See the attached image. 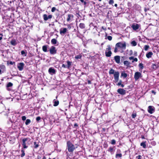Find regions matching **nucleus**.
<instances>
[{"label":"nucleus","mask_w":159,"mask_h":159,"mask_svg":"<svg viewBox=\"0 0 159 159\" xmlns=\"http://www.w3.org/2000/svg\"><path fill=\"white\" fill-rule=\"evenodd\" d=\"M66 147L69 152H73L74 150L75 149L74 145L70 141H67L66 143Z\"/></svg>","instance_id":"1"},{"label":"nucleus","mask_w":159,"mask_h":159,"mask_svg":"<svg viewBox=\"0 0 159 159\" xmlns=\"http://www.w3.org/2000/svg\"><path fill=\"white\" fill-rule=\"evenodd\" d=\"M107 48L105 51V56L107 57H110L112 54V52L111 51V48L110 45H108L107 46Z\"/></svg>","instance_id":"2"},{"label":"nucleus","mask_w":159,"mask_h":159,"mask_svg":"<svg viewBox=\"0 0 159 159\" xmlns=\"http://www.w3.org/2000/svg\"><path fill=\"white\" fill-rule=\"evenodd\" d=\"M116 46L125 49L126 46V43L125 42L118 43L116 44Z\"/></svg>","instance_id":"3"},{"label":"nucleus","mask_w":159,"mask_h":159,"mask_svg":"<svg viewBox=\"0 0 159 159\" xmlns=\"http://www.w3.org/2000/svg\"><path fill=\"white\" fill-rule=\"evenodd\" d=\"M148 111L149 113L152 114L155 111V107L153 106H149L148 107Z\"/></svg>","instance_id":"4"},{"label":"nucleus","mask_w":159,"mask_h":159,"mask_svg":"<svg viewBox=\"0 0 159 159\" xmlns=\"http://www.w3.org/2000/svg\"><path fill=\"white\" fill-rule=\"evenodd\" d=\"M120 73L118 71H115L114 74V77L116 82H117L119 79Z\"/></svg>","instance_id":"5"},{"label":"nucleus","mask_w":159,"mask_h":159,"mask_svg":"<svg viewBox=\"0 0 159 159\" xmlns=\"http://www.w3.org/2000/svg\"><path fill=\"white\" fill-rule=\"evenodd\" d=\"M49 51L51 54H55L57 53V50H56V48L53 46L51 47Z\"/></svg>","instance_id":"6"},{"label":"nucleus","mask_w":159,"mask_h":159,"mask_svg":"<svg viewBox=\"0 0 159 159\" xmlns=\"http://www.w3.org/2000/svg\"><path fill=\"white\" fill-rule=\"evenodd\" d=\"M140 26V25L138 24L134 23L131 26L133 30H138Z\"/></svg>","instance_id":"7"},{"label":"nucleus","mask_w":159,"mask_h":159,"mask_svg":"<svg viewBox=\"0 0 159 159\" xmlns=\"http://www.w3.org/2000/svg\"><path fill=\"white\" fill-rule=\"evenodd\" d=\"M141 76V74L139 72H136L134 75V78L136 80H137Z\"/></svg>","instance_id":"8"},{"label":"nucleus","mask_w":159,"mask_h":159,"mask_svg":"<svg viewBox=\"0 0 159 159\" xmlns=\"http://www.w3.org/2000/svg\"><path fill=\"white\" fill-rule=\"evenodd\" d=\"M24 66V63L22 62H20L18 64L17 67L20 71H21L23 70Z\"/></svg>","instance_id":"9"},{"label":"nucleus","mask_w":159,"mask_h":159,"mask_svg":"<svg viewBox=\"0 0 159 159\" xmlns=\"http://www.w3.org/2000/svg\"><path fill=\"white\" fill-rule=\"evenodd\" d=\"M117 92L118 93L122 95H125L126 93L125 90L122 89H118Z\"/></svg>","instance_id":"10"},{"label":"nucleus","mask_w":159,"mask_h":159,"mask_svg":"<svg viewBox=\"0 0 159 159\" xmlns=\"http://www.w3.org/2000/svg\"><path fill=\"white\" fill-rule=\"evenodd\" d=\"M28 139L29 138H25L23 139H22V145L24 148H27V146L26 145L25 142L28 140Z\"/></svg>","instance_id":"11"},{"label":"nucleus","mask_w":159,"mask_h":159,"mask_svg":"<svg viewBox=\"0 0 159 159\" xmlns=\"http://www.w3.org/2000/svg\"><path fill=\"white\" fill-rule=\"evenodd\" d=\"M6 70L5 66L3 65H0V74L3 73Z\"/></svg>","instance_id":"12"},{"label":"nucleus","mask_w":159,"mask_h":159,"mask_svg":"<svg viewBox=\"0 0 159 159\" xmlns=\"http://www.w3.org/2000/svg\"><path fill=\"white\" fill-rule=\"evenodd\" d=\"M48 71L49 73L51 75L55 74L56 73V70L52 67L50 68Z\"/></svg>","instance_id":"13"},{"label":"nucleus","mask_w":159,"mask_h":159,"mask_svg":"<svg viewBox=\"0 0 159 159\" xmlns=\"http://www.w3.org/2000/svg\"><path fill=\"white\" fill-rule=\"evenodd\" d=\"M52 17V15H50L48 16L46 14L43 15V19L44 20H47L48 19H51Z\"/></svg>","instance_id":"14"},{"label":"nucleus","mask_w":159,"mask_h":159,"mask_svg":"<svg viewBox=\"0 0 159 159\" xmlns=\"http://www.w3.org/2000/svg\"><path fill=\"white\" fill-rule=\"evenodd\" d=\"M114 60L116 62L119 64L120 63V57L119 56H116L114 57Z\"/></svg>","instance_id":"15"},{"label":"nucleus","mask_w":159,"mask_h":159,"mask_svg":"<svg viewBox=\"0 0 159 159\" xmlns=\"http://www.w3.org/2000/svg\"><path fill=\"white\" fill-rule=\"evenodd\" d=\"M67 31V29L66 28H61L60 30V33L61 34H65Z\"/></svg>","instance_id":"16"},{"label":"nucleus","mask_w":159,"mask_h":159,"mask_svg":"<svg viewBox=\"0 0 159 159\" xmlns=\"http://www.w3.org/2000/svg\"><path fill=\"white\" fill-rule=\"evenodd\" d=\"M53 106L55 107L57 106L59 104V102L58 100L56 99H54L53 101Z\"/></svg>","instance_id":"17"},{"label":"nucleus","mask_w":159,"mask_h":159,"mask_svg":"<svg viewBox=\"0 0 159 159\" xmlns=\"http://www.w3.org/2000/svg\"><path fill=\"white\" fill-rule=\"evenodd\" d=\"M73 17V15L72 14H69L68 15V17L66 19L67 21H70L71 18Z\"/></svg>","instance_id":"18"},{"label":"nucleus","mask_w":159,"mask_h":159,"mask_svg":"<svg viewBox=\"0 0 159 159\" xmlns=\"http://www.w3.org/2000/svg\"><path fill=\"white\" fill-rule=\"evenodd\" d=\"M11 44L13 46H15L17 44L16 41L15 39H12L11 41Z\"/></svg>","instance_id":"19"},{"label":"nucleus","mask_w":159,"mask_h":159,"mask_svg":"<svg viewBox=\"0 0 159 159\" xmlns=\"http://www.w3.org/2000/svg\"><path fill=\"white\" fill-rule=\"evenodd\" d=\"M152 55L153 53L152 52H149L146 54V56L148 58H150Z\"/></svg>","instance_id":"20"},{"label":"nucleus","mask_w":159,"mask_h":159,"mask_svg":"<svg viewBox=\"0 0 159 159\" xmlns=\"http://www.w3.org/2000/svg\"><path fill=\"white\" fill-rule=\"evenodd\" d=\"M121 77H123L124 78H125L127 77V75L124 71H122L121 73Z\"/></svg>","instance_id":"21"},{"label":"nucleus","mask_w":159,"mask_h":159,"mask_svg":"<svg viewBox=\"0 0 159 159\" xmlns=\"http://www.w3.org/2000/svg\"><path fill=\"white\" fill-rule=\"evenodd\" d=\"M48 46H47V45H45L43 46L42 49H43V51H44V52H47V48Z\"/></svg>","instance_id":"22"},{"label":"nucleus","mask_w":159,"mask_h":159,"mask_svg":"<svg viewBox=\"0 0 159 159\" xmlns=\"http://www.w3.org/2000/svg\"><path fill=\"white\" fill-rule=\"evenodd\" d=\"M115 73V70L112 69H111L110 70L109 73L110 75L111 74H114Z\"/></svg>","instance_id":"23"},{"label":"nucleus","mask_w":159,"mask_h":159,"mask_svg":"<svg viewBox=\"0 0 159 159\" xmlns=\"http://www.w3.org/2000/svg\"><path fill=\"white\" fill-rule=\"evenodd\" d=\"M80 27L82 29H83L85 28V25L84 24L81 23L79 25Z\"/></svg>","instance_id":"24"},{"label":"nucleus","mask_w":159,"mask_h":159,"mask_svg":"<svg viewBox=\"0 0 159 159\" xmlns=\"http://www.w3.org/2000/svg\"><path fill=\"white\" fill-rule=\"evenodd\" d=\"M51 42L52 44H55L57 43V40L55 39H52Z\"/></svg>","instance_id":"25"},{"label":"nucleus","mask_w":159,"mask_h":159,"mask_svg":"<svg viewBox=\"0 0 159 159\" xmlns=\"http://www.w3.org/2000/svg\"><path fill=\"white\" fill-rule=\"evenodd\" d=\"M130 64V63L127 61H124V65L126 66H129Z\"/></svg>","instance_id":"26"},{"label":"nucleus","mask_w":159,"mask_h":159,"mask_svg":"<svg viewBox=\"0 0 159 159\" xmlns=\"http://www.w3.org/2000/svg\"><path fill=\"white\" fill-rule=\"evenodd\" d=\"M66 62L67 64V68L69 69L71 66L72 62L69 61H67Z\"/></svg>","instance_id":"27"},{"label":"nucleus","mask_w":159,"mask_h":159,"mask_svg":"<svg viewBox=\"0 0 159 159\" xmlns=\"http://www.w3.org/2000/svg\"><path fill=\"white\" fill-rule=\"evenodd\" d=\"M21 54L24 56H26L27 55L26 51L22 50L21 52Z\"/></svg>","instance_id":"28"},{"label":"nucleus","mask_w":159,"mask_h":159,"mask_svg":"<svg viewBox=\"0 0 159 159\" xmlns=\"http://www.w3.org/2000/svg\"><path fill=\"white\" fill-rule=\"evenodd\" d=\"M152 68L153 69H156L158 68V66L155 64H152Z\"/></svg>","instance_id":"29"},{"label":"nucleus","mask_w":159,"mask_h":159,"mask_svg":"<svg viewBox=\"0 0 159 159\" xmlns=\"http://www.w3.org/2000/svg\"><path fill=\"white\" fill-rule=\"evenodd\" d=\"M31 122V120L30 119H27L26 120L25 124L26 125H28Z\"/></svg>","instance_id":"30"},{"label":"nucleus","mask_w":159,"mask_h":159,"mask_svg":"<svg viewBox=\"0 0 159 159\" xmlns=\"http://www.w3.org/2000/svg\"><path fill=\"white\" fill-rule=\"evenodd\" d=\"M131 44L133 46H136L137 45V43L135 41H133L131 42Z\"/></svg>","instance_id":"31"},{"label":"nucleus","mask_w":159,"mask_h":159,"mask_svg":"<svg viewBox=\"0 0 159 159\" xmlns=\"http://www.w3.org/2000/svg\"><path fill=\"white\" fill-rule=\"evenodd\" d=\"M140 145L141 146H143V147L144 148H146V145L145 142H143L141 143H140Z\"/></svg>","instance_id":"32"},{"label":"nucleus","mask_w":159,"mask_h":159,"mask_svg":"<svg viewBox=\"0 0 159 159\" xmlns=\"http://www.w3.org/2000/svg\"><path fill=\"white\" fill-rule=\"evenodd\" d=\"M13 86V84L11 82H9L7 84V88L11 87Z\"/></svg>","instance_id":"33"},{"label":"nucleus","mask_w":159,"mask_h":159,"mask_svg":"<svg viewBox=\"0 0 159 159\" xmlns=\"http://www.w3.org/2000/svg\"><path fill=\"white\" fill-rule=\"evenodd\" d=\"M149 46L148 45H145L144 46V49L145 50L147 51L148 49L149 48Z\"/></svg>","instance_id":"34"},{"label":"nucleus","mask_w":159,"mask_h":159,"mask_svg":"<svg viewBox=\"0 0 159 159\" xmlns=\"http://www.w3.org/2000/svg\"><path fill=\"white\" fill-rule=\"evenodd\" d=\"M15 62L12 61H10L9 62V61H7V64L8 65H9V64L10 65H13L14 64H15Z\"/></svg>","instance_id":"35"},{"label":"nucleus","mask_w":159,"mask_h":159,"mask_svg":"<svg viewBox=\"0 0 159 159\" xmlns=\"http://www.w3.org/2000/svg\"><path fill=\"white\" fill-rule=\"evenodd\" d=\"M139 67L140 69H143L144 68L143 64L142 63H139Z\"/></svg>","instance_id":"36"},{"label":"nucleus","mask_w":159,"mask_h":159,"mask_svg":"<svg viewBox=\"0 0 159 159\" xmlns=\"http://www.w3.org/2000/svg\"><path fill=\"white\" fill-rule=\"evenodd\" d=\"M116 158L118 157H122V154H116Z\"/></svg>","instance_id":"37"},{"label":"nucleus","mask_w":159,"mask_h":159,"mask_svg":"<svg viewBox=\"0 0 159 159\" xmlns=\"http://www.w3.org/2000/svg\"><path fill=\"white\" fill-rule=\"evenodd\" d=\"M137 116L136 113L135 112H133L132 115V117L133 118H134Z\"/></svg>","instance_id":"38"},{"label":"nucleus","mask_w":159,"mask_h":159,"mask_svg":"<svg viewBox=\"0 0 159 159\" xmlns=\"http://www.w3.org/2000/svg\"><path fill=\"white\" fill-rule=\"evenodd\" d=\"M81 56L80 55H77L75 56V58L76 59H80L81 57Z\"/></svg>","instance_id":"39"},{"label":"nucleus","mask_w":159,"mask_h":159,"mask_svg":"<svg viewBox=\"0 0 159 159\" xmlns=\"http://www.w3.org/2000/svg\"><path fill=\"white\" fill-rule=\"evenodd\" d=\"M34 147L35 148H37L39 147V145L37 144L36 142H34Z\"/></svg>","instance_id":"40"},{"label":"nucleus","mask_w":159,"mask_h":159,"mask_svg":"<svg viewBox=\"0 0 159 159\" xmlns=\"http://www.w3.org/2000/svg\"><path fill=\"white\" fill-rule=\"evenodd\" d=\"M116 141L114 139H112L111 141V144L113 145H114L116 144Z\"/></svg>","instance_id":"41"},{"label":"nucleus","mask_w":159,"mask_h":159,"mask_svg":"<svg viewBox=\"0 0 159 159\" xmlns=\"http://www.w3.org/2000/svg\"><path fill=\"white\" fill-rule=\"evenodd\" d=\"M114 2L113 0H110L109 2V4H112Z\"/></svg>","instance_id":"42"},{"label":"nucleus","mask_w":159,"mask_h":159,"mask_svg":"<svg viewBox=\"0 0 159 159\" xmlns=\"http://www.w3.org/2000/svg\"><path fill=\"white\" fill-rule=\"evenodd\" d=\"M21 152H22V154L21 155V157H23L25 155V153L24 152V151L23 150H21Z\"/></svg>","instance_id":"43"},{"label":"nucleus","mask_w":159,"mask_h":159,"mask_svg":"<svg viewBox=\"0 0 159 159\" xmlns=\"http://www.w3.org/2000/svg\"><path fill=\"white\" fill-rule=\"evenodd\" d=\"M113 150V148L111 147H110L108 149V151L111 152H112Z\"/></svg>","instance_id":"44"},{"label":"nucleus","mask_w":159,"mask_h":159,"mask_svg":"<svg viewBox=\"0 0 159 159\" xmlns=\"http://www.w3.org/2000/svg\"><path fill=\"white\" fill-rule=\"evenodd\" d=\"M41 119V117L40 116H38L36 118V120L37 121L39 122Z\"/></svg>","instance_id":"45"},{"label":"nucleus","mask_w":159,"mask_h":159,"mask_svg":"<svg viewBox=\"0 0 159 159\" xmlns=\"http://www.w3.org/2000/svg\"><path fill=\"white\" fill-rule=\"evenodd\" d=\"M56 10V8L55 7H52L51 9V11L52 12H54Z\"/></svg>","instance_id":"46"},{"label":"nucleus","mask_w":159,"mask_h":159,"mask_svg":"<svg viewBox=\"0 0 159 159\" xmlns=\"http://www.w3.org/2000/svg\"><path fill=\"white\" fill-rule=\"evenodd\" d=\"M107 39L110 41H111L112 39V37L111 36H107Z\"/></svg>","instance_id":"47"},{"label":"nucleus","mask_w":159,"mask_h":159,"mask_svg":"<svg viewBox=\"0 0 159 159\" xmlns=\"http://www.w3.org/2000/svg\"><path fill=\"white\" fill-rule=\"evenodd\" d=\"M138 59L137 58H134V59L132 61V62L133 63L134 61L137 62L138 61Z\"/></svg>","instance_id":"48"},{"label":"nucleus","mask_w":159,"mask_h":159,"mask_svg":"<svg viewBox=\"0 0 159 159\" xmlns=\"http://www.w3.org/2000/svg\"><path fill=\"white\" fill-rule=\"evenodd\" d=\"M122 82L121 80H120L119 82L118 83L117 85L118 86L121 85V82Z\"/></svg>","instance_id":"49"},{"label":"nucleus","mask_w":159,"mask_h":159,"mask_svg":"<svg viewBox=\"0 0 159 159\" xmlns=\"http://www.w3.org/2000/svg\"><path fill=\"white\" fill-rule=\"evenodd\" d=\"M26 119V117L25 116H23L22 117V119L23 120H25Z\"/></svg>","instance_id":"50"},{"label":"nucleus","mask_w":159,"mask_h":159,"mask_svg":"<svg viewBox=\"0 0 159 159\" xmlns=\"http://www.w3.org/2000/svg\"><path fill=\"white\" fill-rule=\"evenodd\" d=\"M80 2L82 3H84V5H85L86 4V2L84 1V0H80Z\"/></svg>","instance_id":"51"},{"label":"nucleus","mask_w":159,"mask_h":159,"mask_svg":"<svg viewBox=\"0 0 159 159\" xmlns=\"http://www.w3.org/2000/svg\"><path fill=\"white\" fill-rule=\"evenodd\" d=\"M62 67H63L64 68H67V66H66L65 64H62Z\"/></svg>","instance_id":"52"},{"label":"nucleus","mask_w":159,"mask_h":159,"mask_svg":"<svg viewBox=\"0 0 159 159\" xmlns=\"http://www.w3.org/2000/svg\"><path fill=\"white\" fill-rule=\"evenodd\" d=\"M117 48H118V47H116V46L115 49H114V52H117Z\"/></svg>","instance_id":"53"},{"label":"nucleus","mask_w":159,"mask_h":159,"mask_svg":"<svg viewBox=\"0 0 159 159\" xmlns=\"http://www.w3.org/2000/svg\"><path fill=\"white\" fill-rule=\"evenodd\" d=\"M134 57H129V59L130 60H134Z\"/></svg>","instance_id":"54"},{"label":"nucleus","mask_w":159,"mask_h":159,"mask_svg":"<svg viewBox=\"0 0 159 159\" xmlns=\"http://www.w3.org/2000/svg\"><path fill=\"white\" fill-rule=\"evenodd\" d=\"M141 156L139 155H138L137 156L136 158L138 159H141Z\"/></svg>","instance_id":"55"},{"label":"nucleus","mask_w":159,"mask_h":159,"mask_svg":"<svg viewBox=\"0 0 159 159\" xmlns=\"http://www.w3.org/2000/svg\"><path fill=\"white\" fill-rule=\"evenodd\" d=\"M2 34L0 33V40H1L2 39Z\"/></svg>","instance_id":"56"},{"label":"nucleus","mask_w":159,"mask_h":159,"mask_svg":"<svg viewBox=\"0 0 159 159\" xmlns=\"http://www.w3.org/2000/svg\"><path fill=\"white\" fill-rule=\"evenodd\" d=\"M134 55L135 56H137V52L136 51H134Z\"/></svg>","instance_id":"57"},{"label":"nucleus","mask_w":159,"mask_h":159,"mask_svg":"<svg viewBox=\"0 0 159 159\" xmlns=\"http://www.w3.org/2000/svg\"><path fill=\"white\" fill-rule=\"evenodd\" d=\"M88 83L89 84H90L91 83V81L90 80H88Z\"/></svg>","instance_id":"58"},{"label":"nucleus","mask_w":159,"mask_h":159,"mask_svg":"<svg viewBox=\"0 0 159 159\" xmlns=\"http://www.w3.org/2000/svg\"><path fill=\"white\" fill-rule=\"evenodd\" d=\"M41 156H38V159H41Z\"/></svg>","instance_id":"59"},{"label":"nucleus","mask_w":159,"mask_h":159,"mask_svg":"<svg viewBox=\"0 0 159 159\" xmlns=\"http://www.w3.org/2000/svg\"><path fill=\"white\" fill-rule=\"evenodd\" d=\"M102 29L103 30H106V28H104V27L103 26H102Z\"/></svg>","instance_id":"60"},{"label":"nucleus","mask_w":159,"mask_h":159,"mask_svg":"<svg viewBox=\"0 0 159 159\" xmlns=\"http://www.w3.org/2000/svg\"><path fill=\"white\" fill-rule=\"evenodd\" d=\"M74 126L75 127H76L78 126V125L77 123H75L74 125Z\"/></svg>","instance_id":"61"},{"label":"nucleus","mask_w":159,"mask_h":159,"mask_svg":"<svg viewBox=\"0 0 159 159\" xmlns=\"http://www.w3.org/2000/svg\"><path fill=\"white\" fill-rule=\"evenodd\" d=\"M152 93H154V94H156V93L155 92H154V90H152Z\"/></svg>","instance_id":"62"},{"label":"nucleus","mask_w":159,"mask_h":159,"mask_svg":"<svg viewBox=\"0 0 159 159\" xmlns=\"http://www.w3.org/2000/svg\"><path fill=\"white\" fill-rule=\"evenodd\" d=\"M121 87H122L123 88V87H124V84H121Z\"/></svg>","instance_id":"63"},{"label":"nucleus","mask_w":159,"mask_h":159,"mask_svg":"<svg viewBox=\"0 0 159 159\" xmlns=\"http://www.w3.org/2000/svg\"><path fill=\"white\" fill-rule=\"evenodd\" d=\"M42 159H46V158L45 157H44Z\"/></svg>","instance_id":"64"}]
</instances>
